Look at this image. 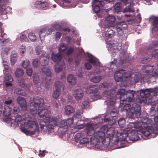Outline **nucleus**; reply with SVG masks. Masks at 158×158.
<instances>
[{"label":"nucleus","mask_w":158,"mask_h":158,"mask_svg":"<svg viewBox=\"0 0 158 158\" xmlns=\"http://www.w3.org/2000/svg\"><path fill=\"white\" fill-rule=\"evenodd\" d=\"M112 119L111 118H105L104 119V121L106 122H108V125L110 126L115 124V123H116V120L115 118H112Z\"/></svg>","instance_id":"nucleus-38"},{"label":"nucleus","mask_w":158,"mask_h":158,"mask_svg":"<svg viewBox=\"0 0 158 158\" xmlns=\"http://www.w3.org/2000/svg\"><path fill=\"white\" fill-rule=\"evenodd\" d=\"M54 86L55 90H54L52 94V97L54 98H57L59 96L61 93V88L63 90L64 88V85L61 82L58 81L56 82Z\"/></svg>","instance_id":"nucleus-8"},{"label":"nucleus","mask_w":158,"mask_h":158,"mask_svg":"<svg viewBox=\"0 0 158 158\" xmlns=\"http://www.w3.org/2000/svg\"><path fill=\"white\" fill-rule=\"evenodd\" d=\"M150 123H149L148 121H147L146 123L143 125V127L142 126L137 127V126L135 125V127L139 129V131L145 137H148L152 132L154 133L153 130V128L151 126H149L152 124V121L150 119Z\"/></svg>","instance_id":"nucleus-5"},{"label":"nucleus","mask_w":158,"mask_h":158,"mask_svg":"<svg viewBox=\"0 0 158 158\" xmlns=\"http://www.w3.org/2000/svg\"><path fill=\"white\" fill-rule=\"evenodd\" d=\"M30 64V61L26 59L23 61L22 63V66L24 68H27Z\"/></svg>","instance_id":"nucleus-59"},{"label":"nucleus","mask_w":158,"mask_h":158,"mask_svg":"<svg viewBox=\"0 0 158 158\" xmlns=\"http://www.w3.org/2000/svg\"><path fill=\"white\" fill-rule=\"evenodd\" d=\"M111 140L113 141V142L114 143V144H117L119 141V139L114 136L111 138Z\"/></svg>","instance_id":"nucleus-63"},{"label":"nucleus","mask_w":158,"mask_h":158,"mask_svg":"<svg viewBox=\"0 0 158 158\" xmlns=\"http://www.w3.org/2000/svg\"><path fill=\"white\" fill-rule=\"evenodd\" d=\"M125 90L124 89H119L116 94L115 91L114 89L105 91L104 92V95L108 99L107 104L109 105H113L115 102L116 98L120 99V103L123 104L121 99L125 96Z\"/></svg>","instance_id":"nucleus-1"},{"label":"nucleus","mask_w":158,"mask_h":158,"mask_svg":"<svg viewBox=\"0 0 158 158\" xmlns=\"http://www.w3.org/2000/svg\"><path fill=\"white\" fill-rule=\"evenodd\" d=\"M81 132H84L87 136H91L94 133V130L92 125L88 124L87 125L85 130Z\"/></svg>","instance_id":"nucleus-17"},{"label":"nucleus","mask_w":158,"mask_h":158,"mask_svg":"<svg viewBox=\"0 0 158 158\" xmlns=\"http://www.w3.org/2000/svg\"><path fill=\"white\" fill-rule=\"evenodd\" d=\"M23 73V70L20 68L17 69L15 73V76L17 77H19L22 76Z\"/></svg>","instance_id":"nucleus-46"},{"label":"nucleus","mask_w":158,"mask_h":158,"mask_svg":"<svg viewBox=\"0 0 158 158\" xmlns=\"http://www.w3.org/2000/svg\"><path fill=\"white\" fill-rule=\"evenodd\" d=\"M40 128L41 130L44 131L47 130L48 129V122H47V118H45V121L43 119H40L39 122Z\"/></svg>","instance_id":"nucleus-27"},{"label":"nucleus","mask_w":158,"mask_h":158,"mask_svg":"<svg viewBox=\"0 0 158 158\" xmlns=\"http://www.w3.org/2000/svg\"><path fill=\"white\" fill-rule=\"evenodd\" d=\"M74 51V48H73L70 47L66 51V54L67 55H69L71 54Z\"/></svg>","instance_id":"nucleus-64"},{"label":"nucleus","mask_w":158,"mask_h":158,"mask_svg":"<svg viewBox=\"0 0 158 158\" xmlns=\"http://www.w3.org/2000/svg\"><path fill=\"white\" fill-rule=\"evenodd\" d=\"M153 67V66L150 65H147L145 67V72L148 73L143 75V80H147L152 77V75L150 74V73L153 72L154 69Z\"/></svg>","instance_id":"nucleus-11"},{"label":"nucleus","mask_w":158,"mask_h":158,"mask_svg":"<svg viewBox=\"0 0 158 158\" xmlns=\"http://www.w3.org/2000/svg\"><path fill=\"white\" fill-rule=\"evenodd\" d=\"M142 77L140 74L135 75L134 77V80L135 83L141 81Z\"/></svg>","instance_id":"nucleus-54"},{"label":"nucleus","mask_w":158,"mask_h":158,"mask_svg":"<svg viewBox=\"0 0 158 158\" xmlns=\"http://www.w3.org/2000/svg\"><path fill=\"white\" fill-rule=\"evenodd\" d=\"M67 80L68 82L71 85H74L76 83V81L74 76L72 74H70L67 77Z\"/></svg>","instance_id":"nucleus-32"},{"label":"nucleus","mask_w":158,"mask_h":158,"mask_svg":"<svg viewBox=\"0 0 158 158\" xmlns=\"http://www.w3.org/2000/svg\"><path fill=\"white\" fill-rule=\"evenodd\" d=\"M106 135L104 132L102 131H98L95 133L94 135V140L97 143L102 141L105 138Z\"/></svg>","instance_id":"nucleus-14"},{"label":"nucleus","mask_w":158,"mask_h":158,"mask_svg":"<svg viewBox=\"0 0 158 158\" xmlns=\"http://www.w3.org/2000/svg\"><path fill=\"white\" fill-rule=\"evenodd\" d=\"M98 88L96 85H89L87 86L85 92L86 93H94L97 91Z\"/></svg>","instance_id":"nucleus-26"},{"label":"nucleus","mask_w":158,"mask_h":158,"mask_svg":"<svg viewBox=\"0 0 158 158\" xmlns=\"http://www.w3.org/2000/svg\"><path fill=\"white\" fill-rule=\"evenodd\" d=\"M44 102L43 98L37 97L33 98L31 105L38 107V109L40 110V108L43 106Z\"/></svg>","instance_id":"nucleus-13"},{"label":"nucleus","mask_w":158,"mask_h":158,"mask_svg":"<svg viewBox=\"0 0 158 158\" xmlns=\"http://www.w3.org/2000/svg\"><path fill=\"white\" fill-rule=\"evenodd\" d=\"M81 117L80 114L77 112L76 114L73 116V118H69L67 120H63L61 121L60 126H59L60 127H65V128H67L71 125H72L73 122V120L75 118H80Z\"/></svg>","instance_id":"nucleus-7"},{"label":"nucleus","mask_w":158,"mask_h":158,"mask_svg":"<svg viewBox=\"0 0 158 158\" xmlns=\"http://www.w3.org/2000/svg\"><path fill=\"white\" fill-rule=\"evenodd\" d=\"M45 86L47 88H49V86L52 84L51 77H46L45 78Z\"/></svg>","instance_id":"nucleus-44"},{"label":"nucleus","mask_w":158,"mask_h":158,"mask_svg":"<svg viewBox=\"0 0 158 158\" xmlns=\"http://www.w3.org/2000/svg\"><path fill=\"white\" fill-rule=\"evenodd\" d=\"M122 5L120 3L117 2L114 5V8L115 11L116 13H118L120 12L121 9Z\"/></svg>","instance_id":"nucleus-39"},{"label":"nucleus","mask_w":158,"mask_h":158,"mask_svg":"<svg viewBox=\"0 0 158 158\" xmlns=\"http://www.w3.org/2000/svg\"><path fill=\"white\" fill-rule=\"evenodd\" d=\"M16 93L17 94L22 96H25L26 95V93L25 91L20 89L16 90Z\"/></svg>","instance_id":"nucleus-55"},{"label":"nucleus","mask_w":158,"mask_h":158,"mask_svg":"<svg viewBox=\"0 0 158 158\" xmlns=\"http://www.w3.org/2000/svg\"><path fill=\"white\" fill-rule=\"evenodd\" d=\"M52 60L54 62H59L61 60L62 56L60 54L57 53L52 55Z\"/></svg>","instance_id":"nucleus-31"},{"label":"nucleus","mask_w":158,"mask_h":158,"mask_svg":"<svg viewBox=\"0 0 158 158\" xmlns=\"http://www.w3.org/2000/svg\"><path fill=\"white\" fill-rule=\"evenodd\" d=\"M67 48V46H66L65 44L63 43L60 44L59 48V52H62L66 50Z\"/></svg>","instance_id":"nucleus-49"},{"label":"nucleus","mask_w":158,"mask_h":158,"mask_svg":"<svg viewBox=\"0 0 158 158\" xmlns=\"http://www.w3.org/2000/svg\"><path fill=\"white\" fill-rule=\"evenodd\" d=\"M102 78L101 76H94L92 77L90 79L91 82L94 83H98L102 79Z\"/></svg>","instance_id":"nucleus-42"},{"label":"nucleus","mask_w":158,"mask_h":158,"mask_svg":"<svg viewBox=\"0 0 158 158\" xmlns=\"http://www.w3.org/2000/svg\"><path fill=\"white\" fill-rule=\"evenodd\" d=\"M111 138L110 137L107 136L105 137V138L101 141L102 144L104 146H106L110 144Z\"/></svg>","instance_id":"nucleus-40"},{"label":"nucleus","mask_w":158,"mask_h":158,"mask_svg":"<svg viewBox=\"0 0 158 158\" xmlns=\"http://www.w3.org/2000/svg\"><path fill=\"white\" fill-rule=\"evenodd\" d=\"M46 31V29L43 28L39 32V37L41 41L44 39V37L46 34V33H45Z\"/></svg>","instance_id":"nucleus-35"},{"label":"nucleus","mask_w":158,"mask_h":158,"mask_svg":"<svg viewBox=\"0 0 158 158\" xmlns=\"http://www.w3.org/2000/svg\"><path fill=\"white\" fill-rule=\"evenodd\" d=\"M117 114V111L115 109H112L110 112V115L112 118H114L116 117Z\"/></svg>","instance_id":"nucleus-58"},{"label":"nucleus","mask_w":158,"mask_h":158,"mask_svg":"<svg viewBox=\"0 0 158 158\" xmlns=\"http://www.w3.org/2000/svg\"><path fill=\"white\" fill-rule=\"evenodd\" d=\"M4 104L6 106V107H10L9 106L10 105L12 106L13 105V103L12 100L11 99H8L6 100L4 102Z\"/></svg>","instance_id":"nucleus-53"},{"label":"nucleus","mask_w":158,"mask_h":158,"mask_svg":"<svg viewBox=\"0 0 158 158\" xmlns=\"http://www.w3.org/2000/svg\"><path fill=\"white\" fill-rule=\"evenodd\" d=\"M129 3V5L128 6V7H127L124 9L123 11L124 12H133L134 11V10L133 9L131 6L133 4V1H128V3L127 4Z\"/></svg>","instance_id":"nucleus-33"},{"label":"nucleus","mask_w":158,"mask_h":158,"mask_svg":"<svg viewBox=\"0 0 158 158\" xmlns=\"http://www.w3.org/2000/svg\"><path fill=\"white\" fill-rule=\"evenodd\" d=\"M130 129L127 128L124 129L123 132H117L118 134L120 135V138L122 140H125L127 137H128V135H130Z\"/></svg>","instance_id":"nucleus-22"},{"label":"nucleus","mask_w":158,"mask_h":158,"mask_svg":"<svg viewBox=\"0 0 158 158\" xmlns=\"http://www.w3.org/2000/svg\"><path fill=\"white\" fill-rule=\"evenodd\" d=\"M125 119L123 118H120L118 121V124L121 127H123L125 125Z\"/></svg>","instance_id":"nucleus-51"},{"label":"nucleus","mask_w":158,"mask_h":158,"mask_svg":"<svg viewBox=\"0 0 158 158\" xmlns=\"http://www.w3.org/2000/svg\"><path fill=\"white\" fill-rule=\"evenodd\" d=\"M136 95V102H137L138 99L137 91L136 92L133 90H129L127 91L126 94L121 99L122 102L124 103L125 101H127L128 102H133L135 100V96Z\"/></svg>","instance_id":"nucleus-6"},{"label":"nucleus","mask_w":158,"mask_h":158,"mask_svg":"<svg viewBox=\"0 0 158 158\" xmlns=\"http://www.w3.org/2000/svg\"><path fill=\"white\" fill-rule=\"evenodd\" d=\"M28 37L29 39L32 41H34L36 40V36L33 33H29L28 34Z\"/></svg>","instance_id":"nucleus-50"},{"label":"nucleus","mask_w":158,"mask_h":158,"mask_svg":"<svg viewBox=\"0 0 158 158\" xmlns=\"http://www.w3.org/2000/svg\"><path fill=\"white\" fill-rule=\"evenodd\" d=\"M11 108L10 107H6L4 106L3 113V116L6 118V119L10 120L11 117L12 116H10L11 114Z\"/></svg>","instance_id":"nucleus-25"},{"label":"nucleus","mask_w":158,"mask_h":158,"mask_svg":"<svg viewBox=\"0 0 158 158\" xmlns=\"http://www.w3.org/2000/svg\"><path fill=\"white\" fill-rule=\"evenodd\" d=\"M38 107L31 105L30 107V112L32 115H35L37 113V111H38Z\"/></svg>","instance_id":"nucleus-43"},{"label":"nucleus","mask_w":158,"mask_h":158,"mask_svg":"<svg viewBox=\"0 0 158 158\" xmlns=\"http://www.w3.org/2000/svg\"><path fill=\"white\" fill-rule=\"evenodd\" d=\"M26 125V127L31 130H27L24 127H22L21 128V131L26 135H31L39 132V128L37 121L28 120Z\"/></svg>","instance_id":"nucleus-4"},{"label":"nucleus","mask_w":158,"mask_h":158,"mask_svg":"<svg viewBox=\"0 0 158 158\" xmlns=\"http://www.w3.org/2000/svg\"><path fill=\"white\" fill-rule=\"evenodd\" d=\"M128 113L129 117L131 118H138L139 117L141 114V107L139 105L136 103H134L131 107V105L127 104L124 105L121 109L122 111H126V112L130 110Z\"/></svg>","instance_id":"nucleus-3"},{"label":"nucleus","mask_w":158,"mask_h":158,"mask_svg":"<svg viewBox=\"0 0 158 158\" xmlns=\"http://www.w3.org/2000/svg\"><path fill=\"white\" fill-rule=\"evenodd\" d=\"M115 19V18L114 16L109 15L106 17L105 21L108 24H111L114 23Z\"/></svg>","instance_id":"nucleus-29"},{"label":"nucleus","mask_w":158,"mask_h":158,"mask_svg":"<svg viewBox=\"0 0 158 158\" xmlns=\"http://www.w3.org/2000/svg\"><path fill=\"white\" fill-rule=\"evenodd\" d=\"M11 119L15 121V122L20 123L22 120V117L21 115L18 114H15L14 116H12L11 117Z\"/></svg>","instance_id":"nucleus-34"},{"label":"nucleus","mask_w":158,"mask_h":158,"mask_svg":"<svg viewBox=\"0 0 158 158\" xmlns=\"http://www.w3.org/2000/svg\"><path fill=\"white\" fill-rule=\"evenodd\" d=\"M35 3L39 6L40 8L44 10L47 9L49 6V4L46 0H38Z\"/></svg>","instance_id":"nucleus-23"},{"label":"nucleus","mask_w":158,"mask_h":158,"mask_svg":"<svg viewBox=\"0 0 158 158\" xmlns=\"http://www.w3.org/2000/svg\"><path fill=\"white\" fill-rule=\"evenodd\" d=\"M48 122V129H53L56 126H60V124L58 123L56 118L55 117H46Z\"/></svg>","instance_id":"nucleus-12"},{"label":"nucleus","mask_w":158,"mask_h":158,"mask_svg":"<svg viewBox=\"0 0 158 158\" xmlns=\"http://www.w3.org/2000/svg\"><path fill=\"white\" fill-rule=\"evenodd\" d=\"M5 74L4 77V81L11 82L13 81V78L10 74H7V73L5 72Z\"/></svg>","instance_id":"nucleus-36"},{"label":"nucleus","mask_w":158,"mask_h":158,"mask_svg":"<svg viewBox=\"0 0 158 158\" xmlns=\"http://www.w3.org/2000/svg\"><path fill=\"white\" fill-rule=\"evenodd\" d=\"M50 113V110L46 107L44 106L40 108V109H38V115L40 118L45 117V118L48 117L47 116Z\"/></svg>","instance_id":"nucleus-15"},{"label":"nucleus","mask_w":158,"mask_h":158,"mask_svg":"<svg viewBox=\"0 0 158 158\" xmlns=\"http://www.w3.org/2000/svg\"><path fill=\"white\" fill-rule=\"evenodd\" d=\"M115 29L119 35L122 36L124 34V30L117 25L115 27Z\"/></svg>","instance_id":"nucleus-47"},{"label":"nucleus","mask_w":158,"mask_h":158,"mask_svg":"<svg viewBox=\"0 0 158 158\" xmlns=\"http://www.w3.org/2000/svg\"><path fill=\"white\" fill-rule=\"evenodd\" d=\"M152 24L153 30L158 28V17H155L153 19Z\"/></svg>","instance_id":"nucleus-45"},{"label":"nucleus","mask_w":158,"mask_h":158,"mask_svg":"<svg viewBox=\"0 0 158 158\" xmlns=\"http://www.w3.org/2000/svg\"><path fill=\"white\" fill-rule=\"evenodd\" d=\"M17 101L18 103L24 110L25 113H26L27 104L25 99L23 97H19L17 98Z\"/></svg>","instance_id":"nucleus-16"},{"label":"nucleus","mask_w":158,"mask_h":158,"mask_svg":"<svg viewBox=\"0 0 158 158\" xmlns=\"http://www.w3.org/2000/svg\"><path fill=\"white\" fill-rule=\"evenodd\" d=\"M33 65L35 67H37L40 64V60L37 58L33 61Z\"/></svg>","instance_id":"nucleus-60"},{"label":"nucleus","mask_w":158,"mask_h":158,"mask_svg":"<svg viewBox=\"0 0 158 158\" xmlns=\"http://www.w3.org/2000/svg\"><path fill=\"white\" fill-rule=\"evenodd\" d=\"M105 36L108 37H111L114 34V31L110 27H106L104 30Z\"/></svg>","instance_id":"nucleus-28"},{"label":"nucleus","mask_w":158,"mask_h":158,"mask_svg":"<svg viewBox=\"0 0 158 158\" xmlns=\"http://www.w3.org/2000/svg\"><path fill=\"white\" fill-rule=\"evenodd\" d=\"M45 52H43L42 56L39 58L40 59V64L42 66H45L48 64L49 59L47 57L48 56L45 54Z\"/></svg>","instance_id":"nucleus-18"},{"label":"nucleus","mask_w":158,"mask_h":158,"mask_svg":"<svg viewBox=\"0 0 158 158\" xmlns=\"http://www.w3.org/2000/svg\"><path fill=\"white\" fill-rule=\"evenodd\" d=\"M84 132H81L77 134L75 136V141L78 142L80 140V144H86L89 143V139L87 137H84Z\"/></svg>","instance_id":"nucleus-10"},{"label":"nucleus","mask_w":158,"mask_h":158,"mask_svg":"<svg viewBox=\"0 0 158 158\" xmlns=\"http://www.w3.org/2000/svg\"><path fill=\"white\" fill-rule=\"evenodd\" d=\"M42 71L46 76V77H51V72L49 68L46 67L42 69Z\"/></svg>","instance_id":"nucleus-37"},{"label":"nucleus","mask_w":158,"mask_h":158,"mask_svg":"<svg viewBox=\"0 0 158 158\" xmlns=\"http://www.w3.org/2000/svg\"><path fill=\"white\" fill-rule=\"evenodd\" d=\"M92 9L95 13H98L100 11V6L102 7L104 5V2L102 0H93L92 2Z\"/></svg>","instance_id":"nucleus-9"},{"label":"nucleus","mask_w":158,"mask_h":158,"mask_svg":"<svg viewBox=\"0 0 158 158\" xmlns=\"http://www.w3.org/2000/svg\"><path fill=\"white\" fill-rule=\"evenodd\" d=\"M139 133L137 130H130L129 138L130 140L132 141H136L139 138L138 135Z\"/></svg>","instance_id":"nucleus-20"},{"label":"nucleus","mask_w":158,"mask_h":158,"mask_svg":"<svg viewBox=\"0 0 158 158\" xmlns=\"http://www.w3.org/2000/svg\"><path fill=\"white\" fill-rule=\"evenodd\" d=\"M124 70H119L116 71L114 73V77L116 82L122 81L123 80V73Z\"/></svg>","instance_id":"nucleus-19"},{"label":"nucleus","mask_w":158,"mask_h":158,"mask_svg":"<svg viewBox=\"0 0 158 158\" xmlns=\"http://www.w3.org/2000/svg\"><path fill=\"white\" fill-rule=\"evenodd\" d=\"M117 25L124 30L127 27V25L126 22L125 21L118 22L117 23Z\"/></svg>","instance_id":"nucleus-48"},{"label":"nucleus","mask_w":158,"mask_h":158,"mask_svg":"<svg viewBox=\"0 0 158 158\" xmlns=\"http://www.w3.org/2000/svg\"><path fill=\"white\" fill-rule=\"evenodd\" d=\"M151 56L155 58L158 57V49L152 51L151 53Z\"/></svg>","instance_id":"nucleus-62"},{"label":"nucleus","mask_w":158,"mask_h":158,"mask_svg":"<svg viewBox=\"0 0 158 158\" xmlns=\"http://www.w3.org/2000/svg\"><path fill=\"white\" fill-rule=\"evenodd\" d=\"M19 85L22 88H25L27 87V85L25 82V81L23 79H21L19 82Z\"/></svg>","instance_id":"nucleus-57"},{"label":"nucleus","mask_w":158,"mask_h":158,"mask_svg":"<svg viewBox=\"0 0 158 158\" xmlns=\"http://www.w3.org/2000/svg\"><path fill=\"white\" fill-rule=\"evenodd\" d=\"M52 26L56 30L61 31V26L59 23H54L52 24Z\"/></svg>","instance_id":"nucleus-52"},{"label":"nucleus","mask_w":158,"mask_h":158,"mask_svg":"<svg viewBox=\"0 0 158 158\" xmlns=\"http://www.w3.org/2000/svg\"><path fill=\"white\" fill-rule=\"evenodd\" d=\"M33 77L34 83L36 84L38 83L39 81L38 75L37 74L35 73L33 74Z\"/></svg>","instance_id":"nucleus-56"},{"label":"nucleus","mask_w":158,"mask_h":158,"mask_svg":"<svg viewBox=\"0 0 158 158\" xmlns=\"http://www.w3.org/2000/svg\"><path fill=\"white\" fill-rule=\"evenodd\" d=\"M84 94V93L81 89H76L74 92V96L77 100H79L82 98Z\"/></svg>","instance_id":"nucleus-24"},{"label":"nucleus","mask_w":158,"mask_h":158,"mask_svg":"<svg viewBox=\"0 0 158 158\" xmlns=\"http://www.w3.org/2000/svg\"><path fill=\"white\" fill-rule=\"evenodd\" d=\"M153 93L154 96H158V87L154 89H147L137 91V102L144 105L146 104L147 98Z\"/></svg>","instance_id":"nucleus-2"},{"label":"nucleus","mask_w":158,"mask_h":158,"mask_svg":"<svg viewBox=\"0 0 158 158\" xmlns=\"http://www.w3.org/2000/svg\"><path fill=\"white\" fill-rule=\"evenodd\" d=\"M112 85V84L111 83H109L107 82H104L102 85L101 87H102L107 88L110 87Z\"/></svg>","instance_id":"nucleus-61"},{"label":"nucleus","mask_w":158,"mask_h":158,"mask_svg":"<svg viewBox=\"0 0 158 158\" xmlns=\"http://www.w3.org/2000/svg\"><path fill=\"white\" fill-rule=\"evenodd\" d=\"M154 120L156 123L155 124L153 130L154 131V133H156V131H158V115L154 117Z\"/></svg>","instance_id":"nucleus-41"},{"label":"nucleus","mask_w":158,"mask_h":158,"mask_svg":"<svg viewBox=\"0 0 158 158\" xmlns=\"http://www.w3.org/2000/svg\"><path fill=\"white\" fill-rule=\"evenodd\" d=\"M103 127L104 129L105 128H107L106 133L108 136L110 137L111 138L114 136L115 133H117L116 131H118L116 129V128H114L112 127H109L107 125H104Z\"/></svg>","instance_id":"nucleus-21"},{"label":"nucleus","mask_w":158,"mask_h":158,"mask_svg":"<svg viewBox=\"0 0 158 158\" xmlns=\"http://www.w3.org/2000/svg\"><path fill=\"white\" fill-rule=\"evenodd\" d=\"M65 113L68 115H70L72 114L73 113L75 110L74 108L71 106H67L64 108Z\"/></svg>","instance_id":"nucleus-30"}]
</instances>
